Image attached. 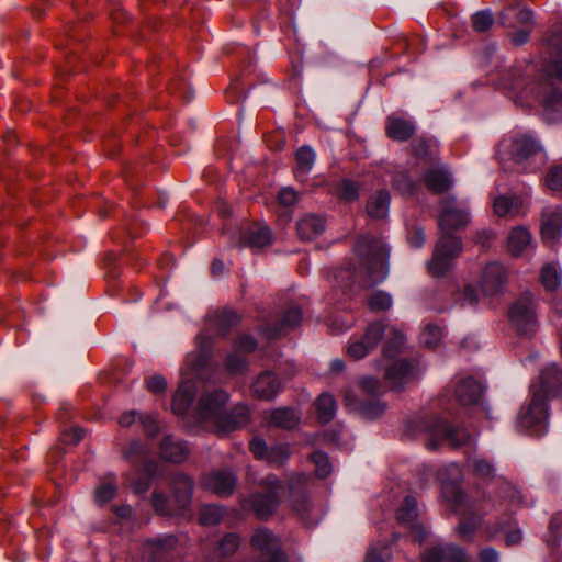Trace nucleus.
<instances>
[{
	"label": "nucleus",
	"mask_w": 562,
	"mask_h": 562,
	"mask_svg": "<svg viewBox=\"0 0 562 562\" xmlns=\"http://www.w3.org/2000/svg\"><path fill=\"white\" fill-rule=\"evenodd\" d=\"M481 524V517L472 515V513L463 512L461 514L460 522L458 526V532L462 539L470 540L479 525Z\"/></svg>",
	"instance_id": "obj_39"
},
{
	"label": "nucleus",
	"mask_w": 562,
	"mask_h": 562,
	"mask_svg": "<svg viewBox=\"0 0 562 562\" xmlns=\"http://www.w3.org/2000/svg\"><path fill=\"white\" fill-rule=\"evenodd\" d=\"M316 155L310 146H302L295 154L296 166L294 169L295 178L304 182L307 179V175L312 170L315 162Z\"/></svg>",
	"instance_id": "obj_28"
},
{
	"label": "nucleus",
	"mask_w": 562,
	"mask_h": 562,
	"mask_svg": "<svg viewBox=\"0 0 562 562\" xmlns=\"http://www.w3.org/2000/svg\"><path fill=\"white\" fill-rule=\"evenodd\" d=\"M483 385L471 376L460 378L454 384L456 401L463 407L481 404Z\"/></svg>",
	"instance_id": "obj_14"
},
{
	"label": "nucleus",
	"mask_w": 562,
	"mask_h": 562,
	"mask_svg": "<svg viewBox=\"0 0 562 562\" xmlns=\"http://www.w3.org/2000/svg\"><path fill=\"white\" fill-rule=\"evenodd\" d=\"M171 487L177 506L180 510L188 508L192 497L193 482L184 474H176Z\"/></svg>",
	"instance_id": "obj_24"
},
{
	"label": "nucleus",
	"mask_w": 562,
	"mask_h": 562,
	"mask_svg": "<svg viewBox=\"0 0 562 562\" xmlns=\"http://www.w3.org/2000/svg\"><path fill=\"white\" fill-rule=\"evenodd\" d=\"M199 353L189 355L184 368L181 369L182 381L172 398V412L176 415H184L191 406L195 396L196 386L192 376H200L203 367L209 359V351L212 346L210 337L204 334L198 336Z\"/></svg>",
	"instance_id": "obj_7"
},
{
	"label": "nucleus",
	"mask_w": 562,
	"mask_h": 562,
	"mask_svg": "<svg viewBox=\"0 0 562 562\" xmlns=\"http://www.w3.org/2000/svg\"><path fill=\"white\" fill-rule=\"evenodd\" d=\"M493 22V15L488 10L479 11L472 16V26L476 32L487 31Z\"/></svg>",
	"instance_id": "obj_48"
},
{
	"label": "nucleus",
	"mask_w": 562,
	"mask_h": 562,
	"mask_svg": "<svg viewBox=\"0 0 562 562\" xmlns=\"http://www.w3.org/2000/svg\"><path fill=\"white\" fill-rule=\"evenodd\" d=\"M472 469L474 474L483 480L492 479L495 474L493 464L484 459L473 460Z\"/></svg>",
	"instance_id": "obj_52"
},
{
	"label": "nucleus",
	"mask_w": 562,
	"mask_h": 562,
	"mask_svg": "<svg viewBox=\"0 0 562 562\" xmlns=\"http://www.w3.org/2000/svg\"><path fill=\"white\" fill-rule=\"evenodd\" d=\"M148 391L153 393H160L167 387V381L161 375H153L146 380Z\"/></svg>",
	"instance_id": "obj_58"
},
{
	"label": "nucleus",
	"mask_w": 562,
	"mask_h": 562,
	"mask_svg": "<svg viewBox=\"0 0 562 562\" xmlns=\"http://www.w3.org/2000/svg\"><path fill=\"white\" fill-rule=\"evenodd\" d=\"M390 554L380 548H370L364 562H389Z\"/></svg>",
	"instance_id": "obj_60"
},
{
	"label": "nucleus",
	"mask_w": 562,
	"mask_h": 562,
	"mask_svg": "<svg viewBox=\"0 0 562 562\" xmlns=\"http://www.w3.org/2000/svg\"><path fill=\"white\" fill-rule=\"evenodd\" d=\"M319 422L329 423L336 414V401L333 395L323 393L315 403Z\"/></svg>",
	"instance_id": "obj_34"
},
{
	"label": "nucleus",
	"mask_w": 562,
	"mask_h": 562,
	"mask_svg": "<svg viewBox=\"0 0 562 562\" xmlns=\"http://www.w3.org/2000/svg\"><path fill=\"white\" fill-rule=\"evenodd\" d=\"M544 183L553 192L562 191V165H553L547 172Z\"/></svg>",
	"instance_id": "obj_44"
},
{
	"label": "nucleus",
	"mask_w": 562,
	"mask_h": 562,
	"mask_svg": "<svg viewBox=\"0 0 562 562\" xmlns=\"http://www.w3.org/2000/svg\"><path fill=\"white\" fill-rule=\"evenodd\" d=\"M307 476L295 474L289 480L290 504L292 509L304 517L310 509V501L306 493Z\"/></svg>",
	"instance_id": "obj_15"
},
{
	"label": "nucleus",
	"mask_w": 562,
	"mask_h": 562,
	"mask_svg": "<svg viewBox=\"0 0 562 562\" xmlns=\"http://www.w3.org/2000/svg\"><path fill=\"white\" fill-rule=\"evenodd\" d=\"M562 93L552 91L550 93H544L541 97V102L543 104L544 115L549 120L558 119L562 115Z\"/></svg>",
	"instance_id": "obj_36"
},
{
	"label": "nucleus",
	"mask_w": 562,
	"mask_h": 562,
	"mask_svg": "<svg viewBox=\"0 0 562 562\" xmlns=\"http://www.w3.org/2000/svg\"><path fill=\"white\" fill-rule=\"evenodd\" d=\"M386 135L397 142H405L415 133V125L412 121L397 114H392L386 119Z\"/></svg>",
	"instance_id": "obj_22"
},
{
	"label": "nucleus",
	"mask_w": 562,
	"mask_h": 562,
	"mask_svg": "<svg viewBox=\"0 0 562 562\" xmlns=\"http://www.w3.org/2000/svg\"><path fill=\"white\" fill-rule=\"evenodd\" d=\"M438 476L441 481L443 497L452 505L453 510L458 512L465 499L459 486L461 481L460 467L457 463H450L439 471Z\"/></svg>",
	"instance_id": "obj_11"
},
{
	"label": "nucleus",
	"mask_w": 562,
	"mask_h": 562,
	"mask_svg": "<svg viewBox=\"0 0 562 562\" xmlns=\"http://www.w3.org/2000/svg\"><path fill=\"white\" fill-rule=\"evenodd\" d=\"M311 460L315 464V474L318 477L324 479L330 474L331 465L327 454L322 451H315L312 453Z\"/></svg>",
	"instance_id": "obj_43"
},
{
	"label": "nucleus",
	"mask_w": 562,
	"mask_h": 562,
	"mask_svg": "<svg viewBox=\"0 0 562 562\" xmlns=\"http://www.w3.org/2000/svg\"><path fill=\"white\" fill-rule=\"evenodd\" d=\"M508 318L520 334L531 335L536 331L537 317L530 294H522L514 301L508 310Z\"/></svg>",
	"instance_id": "obj_10"
},
{
	"label": "nucleus",
	"mask_w": 562,
	"mask_h": 562,
	"mask_svg": "<svg viewBox=\"0 0 562 562\" xmlns=\"http://www.w3.org/2000/svg\"><path fill=\"white\" fill-rule=\"evenodd\" d=\"M228 394L223 390L204 392L196 405L194 418L199 425L223 435L245 427L250 417L249 408L238 404L226 411Z\"/></svg>",
	"instance_id": "obj_3"
},
{
	"label": "nucleus",
	"mask_w": 562,
	"mask_h": 562,
	"mask_svg": "<svg viewBox=\"0 0 562 562\" xmlns=\"http://www.w3.org/2000/svg\"><path fill=\"white\" fill-rule=\"evenodd\" d=\"M531 400L518 413V426L532 436H543L548 430L547 401L562 393V372L557 364L546 367L539 375V384H531Z\"/></svg>",
	"instance_id": "obj_2"
},
{
	"label": "nucleus",
	"mask_w": 562,
	"mask_h": 562,
	"mask_svg": "<svg viewBox=\"0 0 562 562\" xmlns=\"http://www.w3.org/2000/svg\"><path fill=\"white\" fill-rule=\"evenodd\" d=\"M469 221V212L458 209L453 199L442 201V211L438 223L442 235L427 263L428 272L431 276H443L452 268L454 259L462 252V241L451 232L465 226Z\"/></svg>",
	"instance_id": "obj_1"
},
{
	"label": "nucleus",
	"mask_w": 562,
	"mask_h": 562,
	"mask_svg": "<svg viewBox=\"0 0 562 562\" xmlns=\"http://www.w3.org/2000/svg\"><path fill=\"white\" fill-rule=\"evenodd\" d=\"M424 182L429 190L436 193L447 191L453 184L450 172L443 166L429 169L424 176Z\"/></svg>",
	"instance_id": "obj_27"
},
{
	"label": "nucleus",
	"mask_w": 562,
	"mask_h": 562,
	"mask_svg": "<svg viewBox=\"0 0 562 562\" xmlns=\"http://www.w3.org/2000/svg\"><path fill=\"white\" fill-rule=\"evenodd\" d=\"M281 391V382L271 371L260 373L251 384L252 394L261 400L270 401Z\"/></svg>",
	"instance_id": "obj_18"
},
{
	"label": "nucleus",
	"mask_w": 562,
	"mask_h": 562,
	"mask_svg": "<svg viewBox=\"0 0 562 562\" xmlns=\"http://www.w3.org/2000/svg\"><path fill=\"white\" fill-rule=\"evenodd\" d=\"M236 475L231 471L217 470L205 475L203 484L214 494L221 497H226L233 493L236 486Z\"/></svg>",
	"instance_id": "obj_17"
},
{
	"label": "nucleus",
	"mask_w": 562,
	"mask_h": 562,
	"mask_svg": "<svg viewBox=\"0 0 562 562\" xmlns=\"http://www.w3.org/2000/svg\"><path fill=\"white\" fill-rule=\"evenodd\" d=\"M337 190L338 195L345 201L350 202L358 198V186L349 179L341 180L340 183L338 184Z\"/></svg>",
	"instance_id": "obj_50"
},
{
	"label": "nucleus",
	"mask_w": 562,
	"mask_h": 562,
	"mask_svg": "<svg viewBox=\"0 0 562 562\" xmlns=\"http://www.w3.org/2000/svg\"><path fill=\"white\" fill-rule=\"evenodd\" d=\"M508 272L498 262L486 265L481 277V289L484 295L494 296L504 292Z\"/></svg>",
	"instance_id": "obj_12"
},
{
	"label": "nucleus",
	"mask_w": 562,
	"mask_h": 562,
	"mask_svg": "<svg viewBox=\"0 0 562 562\" xmlns=\"http://www.w3.org/2000/svg\"><path fill=\"white\" fill-rule=\"evenodd\" d=\"M302 321V311L297 306H291L283 314L280 323L273 328L263 327L261 329L262 335L268 339L277 338L283 335L286 330L293 329L296 327Z\"/></svg>",
	"instance_id": "obj_20"
},
{
	"label": "nucleus",
	"mask_w": 562,
	"mask_h": 562,
	"mask_svg": "<svg viewBox=\"0 0 562 562\" xmlns=\"http://www.w3.org/2000/svg\"><path fill=\"white\" fill-rule=\"evenodd\" d=\"M413 151L416 158L425 162H431L436 159L438 153V144L435 138H416L413 143Z\"/></svg>",
	"instance_id": "obj_32"
},
{
	"label": "nucleus",
	"mask_w": 562,
	"mask_h": 562,
	"mask_svg": "<svg viewBox=\"0 0 562 562\" xmlns=\"http://www.w3.org/2000/svg\"><path fill=\"white\" fill-rule=\"evenodd\" d=\"M562 233V211L547 209L542 213L541 236L547 241H554Z\"/></svg>",
	"instance_id": "obj_23"
},
{
	"label": "nucleus",
	"mask_w": 562,
	"mask_h": 562,
	"mask_svg": "<svg viewBox=\"0 0 562 562\" xmlns=\"http://www.w3.org/2000/svg\"><path fill=\"white\" fill-rule=\"evenodd\" d=\"M422 562H445L443 544L431 547L422 554Z\"/></svg>",
	"instance_id": "obj_55"
},
{
	"label": "nucleus",
	"mask_w": 562,
	"mask_h": 562,
	"mask_svg": "<svg viewBox=\"0 0 562 562\" xmlns=\"http://www.w3.org/2000/svg\"><path fill=\"white\" fill-rule=\"evenodd\" d=\"M368 305L371 311H385L391 307L392 299L387 293L378 291L370 296Z\"/></svg>",
	"instance_id": "obj_47"
},
{
	"label": "nucleus",
	"mask_w": 562,
	"mask_h": 562,
	"mask_svg": "<svg viewBox=\"0 0 562 562\" xmlns=\"http://www.w3.org/2000/svg\"><path fill=\"white\" fill-rule=\"evenodd\" d=\"M406 428L413 436L426 434L428 436L426 446L429 450H436L442 442H448L451 447L458 448L471 440L467 429L450 426L437 415L417 417L408 422Z\"/></svg>",
	"instance_id": "obj_8"
},
{
	"label": "nucleus",
	"mask_w": 562,
	"mask_h": 562,
	"mask_svg": "<svg viewBox=\"0 0 562 562\" xmlns=\"http://www.w3.org/2000/svg\"><path fill=\"white\" fill-rule=\"evenodd\" d=\"M497 155L505 171L531 173L547 161V156L539 144L525 134L503 139Z\"/></svg>",
	"instance_id": "obj_4"
},
{
	"label": "nucleus",
	"mask_w": 562,
	"mask_h": 562,
	"mask_svg": "<svg viewBox=\"0 0 562 562\" xmlns=\"http://www.w3.org/2000/svg\"><path fill=\"white\" fill-rule=\"evenodd\" d=\"M137 456H140V457H146L147 456V451L146 449L144 448V446L138 442V441H133L130 447L127 448L126 452H125V457L131 461V462H135V457Z\"/></svg>",
	"instance_id": "obj_62"
},
{
	"label": "nucleus",
	"mask_w": 562,
	"mask_h": 562,
	"mask_svg": "<svg viewBox=\"0 0 562 562\" xmlns=\"http://www.w3.org/2000/svg\"><path fill=\"white\" fill-rule=\"evenodd\" d=\"M409 245L414 248H420L425 243V234L422 228H415L407 235Z\"/></svg>",
	"instance_id": "obj_64"
},
{
	"label": "nucleus",
	"mask_w": 562,
	"mask_h": 562,
	"mask_svg": "<svg viewBox=\"0 0 562 562\" xmlns=\"http://www.w3.org/2000/svg\"><path fill=\"white\" fill-rule=\"evenodd\" d=\"M518 201L501 195L494 201V211L498 216L514 215L517 213Z\"/></svg>",
	"instance_id": "obj_42"
},
{
	"label": "nucleus",
	"mask_w": 562,
	"mask_h": 562,
	"mask_svg": "<svg viewBox=\"0 0 562 562\" xmlns=\"http://www.w3.org/2000/svg\"><path fill=\"white\" fill-rule=\"evenodd\" d=\"M531 234L526 227H515L508 236V250L512 255L519 256L531 245Z\"/></svg>",
	"instance_id": "obj_30"
},
{
	"label": "nucleus",
	"mask_w": 562,
	"mask_h": 562,
	"mask_svg": "<svg viewBox=\"0 0 562 562\" xmlns=\"http://www.w3.org/2000/svg\"><path fill=\"white\" fill-rule=\"evenodd\" d=\"M177 543L173 536H165L156 539H150L145 544V553L150 557L153 561H158L166 557Z\"/></svg>",
	"instance_id": "obj_29"
},
{
	"label": "nucleus",
	"mask_w": 562,
	"mask_h": 562,
	"mask_svg": "<svg viewBox=\"0 0 562 562\" xmlns=\"http://www.w3.org/2000/svg\"><path fill=\"white\" fill-rule=\"evenodd\" d=\"M390 193L387 190H380L372 195L367 203V213L372 218H384L389 213Z\"/></svg>",
	"instance_id": "obj_31"
},
{
	"label": "nucleus",
	"mask_w": 562,
	"mask_h": 562,
	"mask_svg": "<svg viewBox=\"0 0 562 562\" xmlns=\"http://www.w3.org/2000/svg\"><path fill=\"white\" fill-rule=\"evenodd\" d=\"M225 368L232 374L240 373L247 369V362L238 352H232L226 358Z\"/></svg>",
	"instance_id": "obj_51"
},
{
	"label": "nucleus",
	"mask_w": 562,
	"mask_h": 562,
	"mask_svg": "<svg viewBox=\"0 0 562 562\" xmlns=\"http://www.w3.org/2000/svg\"><path fill=\"white\" fill-rule=\"evenodd\" d=\"M250 451L259 460H266L271 465H282L290 458L291 451L288 445L278 443L268 447L260 438L250 442Z\"/></svg>",
	"instance_id": "obj_13"
},
{
	"label": "nucleus",
	"mask_w": 562,
	"mask_h": 562,
	"mask_svg": "<svg viewBox=\"0 0 562 562\" xmlns=\"http://www.w3.org/2000/svg\"><path fill=\"white\" fill-rule=\"evenodd\" d=\"M160 457L173 463L184 461L189 456L188 447L179 440H175L171 436H166L160 443Z\"/></svg>",
	"instance_id": "obj_26"
},
{
	"label": "nucleus",
	"mask_w": 562,
	"mask_h": 562,
	"mask_svg": "<svg viewBox=\"0 0 562 562\" xmlns=\"http://www.w3.org/2000/svg\"><path fill=\"white\" fill-rule=\"evenodd\" d=\"M225 508L220 505H204L200 509L199 521L202 526H215L222 521Z\"/></svg>",
	"instance_id": "obj_38"
},
{
	"label": "nucleus",
	"mask_w": 562,
	"mask_h": 562,
	"mask_svg": "<svg viewBox=\"0 0 562 562\" xmlns=\"http://www.w3.org/2000/svg\"><path fill=\"white\" fill-rule=\"evenodd\" d=\"M271 243V232L267 226H254L243 238V244L262 248Z\"/></svg>",
	"instance_id": "obj_33"
},
{
	"label": "nucleus",
	"mask_w": 562,
	"mask_h": 562,
	"mask_svg": "<svg viewBox=\"0 0 562 562\" xmlns=\"http://www.w3.org/2000/svg\"><path fill=\"white\" fill-rule=\"evenodd\" d=\"M359 385L361 390L369 395H374L380 390V383L375 378H362Z\"/></svg>",
	"instance_id": "obj_61"
},
{
	"label": "nucleus",
	"mask_w": 562,
	"mask_h": 562,
	"mask_svg": "<svg viewBox=\"0 0 562 562\" xmlns=\"http://www.w3.org/2000/svg\"><path fill=\"white\" fill-rule=\"evenodd\" d=\"M278 201L283 206H293L299 201V193L290 187H284L278 193Z\"/></svg>",
	"instance_id": "obj_54"
},
{
	"label": "nucleus",
	"mask_w": 562,
	"mask_h": 562,
	"mask_svg": "<svg viewBox=\"0 0 562 562\" xmlns=\"http://www.w3.org/2000/svg\"><path fill=\"white\" fill-rule=\"evenodd\" d=\"M151 504H153L154 509L158 514L171 515V509L169 507L168 497L164 493L155 491L153 493Z\"/></svg>",
	"instance_id": "obj_53"
},
{
	"label": "nucleus",
	"mask_w": 562,
	"mask_h": 562,
	"mask_svg": "<svg viewBox=\"0 0 562 562\" xmlns=\"http://www.w3.org/2000/svg\"><path fill=\"white\" fill-rule=\"evenodd\" d=\"M117 491L116 483L114 481H105L102 482L97 488H95V499L100 504L108 503L111 501Z\"/></svg>",
	"instance_id": "obj_46"
},
{
	"label": "nucleus",
	"mask_w": 562,
	"mask_h": 562,
	"mask_svg": "<svg viewBox=\"0 0 562 562\" xmlns=\"http://www.w3.org/2000/svg\"><path fill=\"white\" fill-rule=\"evenodd\" d=\"M548 76L562 85V58L552 60L546 68Z\"/></svg>",
	"instance_id": "obj_57"
},
{
	"label": "nucleus",
	"mask_w": 562,
	"mask_h": 562,
	"mask_svg": "<svg viewBox=\"0 0 562 562\" xmlns=\"http://www.w3.org/2000/svg\"><path fill=\"white\" fill-rule=\"evenodd\" d=\"M561 271L552 263L542 267L540 281L548 291H554L561 283Z\"/></svg>",
	"instance_id": "obj_41"
},
{
	"label": "nucleus",
	"mask_w": 562,
	"mask_h": 562,
	"mask_svg": "<svg viewBox=\"0 0 562 562\" xmlns=\"http://www.w3.org/2000/svg\"><path fill=\"white\" fill-rule=\"evenodd\" d=\"M443 338V329L436 324H428L419 336V341L427 348H436Z\"/></svg>",
	"instance_id": "obj_40"
},
{
	"label": "nucleus",
	"mask_w": 562,
	"mask_h": 562,
	"mask_svg": "<svg viewBox=\"0 0 562 562\" xmlns=\"http://www.w3.org/2000/svg\"><path fill=\"white\" fill-rule=\"evenodd\" d=\"M139 422L143 425L144 431L148 436L153 437L158 432V423L156 416L149 414H142L139 416Z\"/></svg>",
	"instance_id": "obj_56"
},
{
	"label": "nucleus",
	"mask_w": 562,
	"mask_h": 562,
	"mask_svg": "<svg viewBox=\"0 0 562 562\" xmlns=\"http://www.w3.org/2000/svg\"><path fill=\"white\" fill-rule=\"evenodd\" d=\"M415 376V368L405 360L394 361L385 370V381L391 389H400Z\"/></svg>",
	"instance_id": "obj_19"
},
{
	"label": "nucleus",
	"mask_w": 562,
	"mask_h": 562,
	"mask_svg": "<svg viewBox=\"0 0 562 562\" xmlns=\"http://www.w3.org/2000/svg\"><path fill=\"white\" fill-rule=\"evenodd\" d=\"M382 338H385L383 355L386 358L395 357L404 346V335L401 330L382 322H372L362 335L350 337L347 355L355 360H361L378 347Z\"/></svg>",
	"instance_id": "obj_5"
},
{
	"label": "nucleus",
	"mask_w": 562,
	"mask_h": 562,
	"mask_svg": "<svg viewBox=\"0 0 562 562\" xmlns=\"http://www.w3.org/2000/svg\"><path fill=\"white\" fill-rule=\"evenodd\" d=\"M240 539L236 533L225 535L217 547V554L220 557H226L233 554L239 547Z\"/></svg>",
	"instance_id": "obj_45"
},
{
	"label": "nucleus",
	"mask_w": 562,
	"mask_h": 562,
	"mask_svg": "<svg viewBox=\"0 0 562 562\" xmlns=\"http://www.w3.org/2000/svg\"><path fill=\"white\" fill-rule=\"evenodd\" d=\"M346 407L351 412L359 413L368 419L380 417L385 411V404L379 400L362 401L351 390H347L344 396Z\"/></svg>",
	"instance_id": "obj_16"
},
{
	"label": "nucleus",
	"mask_w": 562,
	"mask_h": 562,
	"mask_svg": "<svg viewBox=\"0 0 562 562\" xmlns=\"http://www.w3.org/2000/svg\"><path fill=\"white\" fill-rule=\"evenodd\" d=\"M259 487L262 492L252 493L248 498H244L241 507L252 510L263 520L277 512L283 485L274 474H269L259 482Z\"/></svg>",
	"instance_id": "obj_9"
},
{
	"label": "nucleus",
	"mask_w": 562,
	"mask_h": 562,
	"mask_svg": "<svg viewBox=\"0 0 562 562\" xmlns=\"http://www.w3.org/2000/svg\"><path fill=\"white\" fill-rule=\"evenodd\" d=\"M85 431L79 427H74L63 434V440L67 445H77L83 439Z\"/></svg>",
	"instance_id": "obj_59"
},
{
	"label": "nucleus",
	"mask_w": 562,
	"mask_h": 562,
	"mask_svg": "<svg viewBox=\"0 0 562 562\" xmlns=\"http://www.w3.org/2000/svg\"><path fill=\"white\" fill-rule=\"evenodd\" d=\"M418 516L417 501L413 496H406L403 505L396 512V519L400 524L406 525L413 530L418 531V541L422 542L426 538L424 529L418 528L415 520Z\"/></svg>",
	"instance_id": "obj_21"
},
{
	"label": "nucleus",
	"mask_w": 562,
	"mask_h": 562,
	"mask_svg": "<svg viewBox=\"0 0 562 562\" xmlns=\"http://www.w3.org/2000/svg\"><path fill=\"white\" fill-rule=\"evenodd\" d=\"M389 248L381 238L361 236L355 245V254L360 261V269L347 268L353 282H357L366 272L368 281L362 285H372L382 282L389 273Z\"/></svg>",
	"instance_id": "obj_6"
},
{
	"label": "nucleus",
	"mask_w": 562,
	"mask_h": 562,
	"mask_svg": "<svg viewBox=\"0 0 562 562\" xmlns=\"http://www.w3.org/2000/svg\"><path fill=\"white\" fill-rule=\"evenodd\" d=\"M257 341L250 335H243L237 341V348L239 351L251 352L256 349Z\"/></svg>",
	"instance_id": "obj_63"
},
{
	"label": "nucleus",
	"mask_w": 562,
	"mask_h": 562,
	"mask_svg": "<svg viewBox=\"0 0 562 562\" xmlns=\"http://www.w3.org/2000/svg\"><path fill=\"white\" fill-rule=\"evenodd\" d=\"M296 227L301 239L312 240L325 231L326 221L321 215L308 214L297 222Z\"/></svg>",
	"instance_id": "obj_25"
},
{
	"label": "nucleus",
	"mask_w": 562,
	"mask_h": 562,
	"mask_svg": "<svg viewBox=\"0 0 562 562\" xmlns=\"http://www.w3.org/2000/svg\"><path fill=\"white\" fill-rule=\"evenodd\" d=\"M158 464L155 461H146L139 477L133 481L132 487L135 493L143 494L148 491L151 479L156 475Z\"/></svg>",
	"instance_id": "obj_35"
},
{
	"label": "nucleus",
	"mask_w": 562,
	"mask_h": 562,
	"mask_svg": "<svg viewBox=\"0 0 562 562\" xmlns=\"http://www.w3.org/2000/svg\"><path fill=\"white\" fill-rule=\"evenodd\" d=\"M271 423L281 428L291 429L299 423V416L293 409L281 407L271 413Z\"/></svg>",
	"instance_id": "obj_37"
},
{
	"label": "nucleus",
	"mask_w": 562,
	"mask_h": 562,
	"mask_svg": "<svg viewBox=\"0 0 562 562\" xmlns=\"http://www.w3.org/2000/svg\"><path fill=\"white\" fill-rule=\"evenodd\" d=\"M445 562H468L467 552L453 543L443 544Z\"/></svg>",
	"instance_id": "obj_49"
}]
</instances>
